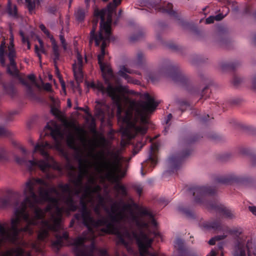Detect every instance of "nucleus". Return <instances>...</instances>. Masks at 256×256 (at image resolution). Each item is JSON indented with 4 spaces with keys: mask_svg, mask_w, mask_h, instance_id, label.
Segmentation results:
<instances>
[{
    "mask_svg": "<svg viewBox=\"0 0 256 256\" xmlns=\"http://www.w3.org/2000/svg\"><path fill=\"white\" fill-rule=\"evenodd\" d=\"M14 46L12 45L11 46H8V58L10 59H14V58L16 56V52L13 48Z\"/></svg>",
    "mask_w": 256,
    "mask_h": 256,
    "instance_id": "7c9ffc66",
    "label": "nucleus"
},
{
    "mask_svg": "<svg viewBox=\"0 0 256 256\" xmlns=\"http://www.w3.org/2000/svg\"><path fill=\"white\" fill-rule=\"evenodd\" d=\"M106 106L104 104L98 102L95 108V115L98 118L104 120L105 116V108Z\"/></svg>",
    "mask_w": 256,
    "mask_h": 256,
    "instance_id": "6ab92c4d",
    "label": "nucleus"
},
{
    "mask_svg": "<svg viewBox=\"0 0 256 256\" xmlns=\"http://www.w3.org/2000/svg\"><path fill=\"white\" fill-rule=\"evenodd\" d=\"M249 210L255 216H256V206H249Z\"/></svg>",
    "mask_w": 256,
    "mask_h": 256,
    "instance_id": "49530a36",
    "label": "nucleus"
},
{
    "mask_svg": "<svg viewBox=\"0 0 256 256\" xmlns=\"http://www.w3.org/2000/svg\"><path fill=\"white\" fill-rule=\"evenodd\" d=\"M179 106L182 112H184L186 108L190 107V103L184 100L179 102Z\"/></svg>",
    "mask_w": 256,
    "mask_h": 256,
    "instance_id": "cd10ccee",
    "label": "nucleus"
},
{
    "mask_svg": "<svg viewBox=\"0 0 256 256\" xmlns=\"http://www.w3.org/2000/svg\"><path fill=\"white\" fill-rule=\"evenodd\" d=\"M10 132L4 127L0 126V136H8Z\"/></svg>",
    "mask_w": 256,
    "mask_h": 256,
    "instance_id": "473e14b6",
    "label": "nucleus"
},
{
    "mask_svg": "<svg viewBox=\"0 0 256 256\" xmlns=\"http://www.w3.org/2000/svg\"><path fill=\"white\" fill-rule=\"evenodd\" d=\"M62 30L61 33L60 35V42H61V44H62V46L64 50H66L67 49L66 44V40H65L64 36L62 34Z\"/></svg>",
    "mask_w": 256,
    "mask_h": 256,
    "instance_id": "2f4dec72",
    "label": "nucleus"
},
{
    "mask_svg": "<svg viewBox=\"0 0 256 256\" xmlns=\"http://www.w3.org/2000/svg\"><path fill=\"white\" fill-rule=\"evenodd\" d=\"M10 66L7 68V72L10 74L17 76L18 74V70L16 67V63L14 59H10Z\"/></svg>",
    "mask_w": 256,
    "mask_h": 256,
    "instance_id": "412c9836",
    "label": "nucleus"
},
{
    "mask_svg": "<svg viewBox=\"0 0 256 256\" xmlns=\"http://www.w3.org/2000/svg\"><path fill=\"white\" fill-rule=\"evenodd\" d=\"M68 106L69 108H70L72 106V103L70 102V99H68L67 100Z\"/></svg>",
    "mask_w": 256,
    "mask_h": 256,
    "instance_id": "69168bd1",
    "label": "nucleus"
},
{
    "mask_svg": "<svg viewBox=\"0 0 256 256\" xmlns=\"http://www.w3.org/2000/svg\"><path fill=\"white\" fill-rule=\"evenodd\" d=\"M121 2L122 0H113V2L112 3L116 8V6L121 3Z\"/></svg>",
    "mask_w": 256,
    "mask_h": 256,
    "instance_id": "09e8293b",
    "label": "nucleus"
},
{
    "mask_svg": "<svg viewBox=\"0 0 256 256\" xmlns=\"http://www.w3.org/2000/svg\"><path fill=\"white\" fill-rule=\"evenodd\" d=\"M82 58L79 54H77V61L73 64V71L76 81H82L83 78Z\"/></svg>",
    "mask_w": 256,
    "mask_h": 256,
    "instance_id": "9b49d317",
    "label": "nucleus"
},
{
    "mask_svg": "<svg viewBox=\"0 0 256 256\" xmlns=\"http://www.w3.org/2000/svg\"><path fill=\"white\" fill-rule=\"evenodd\" d=\"M20 150L22 151V154H26V150L25 148H24L23 147H20Z\"/></svg>",
    "mask_w": 256,
    "mask_h": 256,
    "instance_id": "e2e57ef3",
    "label": "nucleus"
},
{
    "mask_svg": "<svg viewBox=\"0 0 256 256\" xmlns=\"http://www.w3.org/2000/svg\"><path fill=\"white\" fill-rule=\"evenodd\" d=\"M162 27L160 24H159L156 28V38L157 40H161L162 38L159 34V31L162 29Z\"/></svg>",
    "mask_w": 256,
    "mask_h": 256,
    "instance_id": "c9c22d12",
    "label": "nucleus"
},
{
    "mask_svg": "<svg viewBox=\"0 0 256 256\" xmlns=\"http://www.w3.org/2000/svg\"><path fill=\"white\" fill-rule=\"evenodd\" d=\"M240 62L237 60H222L218 63V67L222 70H234L240 66Z\"/></svg>",
    "mask_w": 256,
    "mask_h": 256,
    "instance_id": "ddd939ff",
    "label": "nucleus"
},
{
    "mask_svg": "<svg viewBox=\"0 0 256 256\" xmlns=\"http://www.w3.org/2000/svg\"><path fill=\"white\" fill-rule=\"evenodd\" d=\"M205 205L208 208L214 210L216 212L222 214L226 218L232 219L236 217L234 211L225 207L218 201L206 202Z\"/></svg>",
    "mask_w": 256,
    "mask_h": 256,
    "instance_id": "6e6552de",
    "label": "nucleus"
},
{
    "mask_svg": "<svg viewBox=\"0 0 256 256\" xmlns=\"http://www.w3.org/2000/svg\"><path fill=\"white\" fill-rule=\"evenodd\" d=\"M157 163V158L156 156L154 154H151L149 158L146 160L144 163L142 164V168H141V174L142 176H144L146 174L144 172V168L146 165L150 164V166H154Z\"/></svg>",
    "mask_w": 256,
    "mask_h": 256,
    "instance_id": "a211bd4d",
    "label": "nucleus"
},
{
    "mask_svg": "<svg viewBox=\"0 0 256 256\" xmlns=\"http://www.w3.org/2000/svg\"><path fill=\"white\" fill-rule=\"evenodd\" d=\"M25 1L30 11L32 10L35 8L36 0H34L33 2L32 0H25Z\"/></svg>",
    "mask_w": 256,
    "mask_h": 256,
    "instance_id": "c85d7f7f",
    "label": "nucleus"
},
{
    "mask_svg": "<svg viewBox=\"0 0 256 256\" xmlns=\"http://www.w3.org/2000/svg\"><path fill=\"white\" fill-rule=\"evenodd\" d=\"M178 66L168 60H164L160 64L158 72H152L148 74V77L152 82L158 80L160 76H169L172 72L176 70Z\"/></svg>",
    "mask_w": 256,
    "mask_h": 256,
    "instance_id": "39448f33",
    "label": "nucleus"
},
{
    "mask_svg": "<svg viewBox=\"0 0 256 256\" xmlns=\"http://www.w3.org/2000/svg\"><path fill=\"white\" fill-rule=\"evenodd\" d=\"M172 114H170L168 116H167V119L166 120V124H168V122L170 120L172 119Z\"/></svg>",
    "mask_w": 256,
    "mask_h": 256,
    "instance_id": "4d7b16f0",
    "label": "nucleus"
},
{
    "mask_svg": "<svg viewBox=\"0 0 256 256\" xmlns=\"http://www.w3.org/2000/svg\"><path fill=\"white\" fill-rule=\"evenodd\" d=\"M20 34L22 36V40L24 43H26V40H28L27 38H25L24 34L21 32Z\"/></svg>",
    "mask_w": 256,
    "mask_h": 256,
    "instance_id": "680f3d73",
    "label": "nucleus"
},
{
    "mask_svg": "<svg viewBox=\"0 0 256 256\" xmlns=\"http://www.w3.org/2000/svg\"><path fill=\"white\" fill-rule=\"evenodd\" d=\"M135 73L134 70L126 68L124 66H122L118 72V76L124 78L128 82H133V80L131 76L127 74H132Z\"/></svg>",
    "mask_w": 256,
    "mask_h": 256,
    "instance_id": "2eb2a0df",
    "label": "nucleus"
},
{
    "mask_svg": "<svg viewBox=\"0 0 256 256\" xmlns=\"http://www.w3.org/2000/svg\"><path fill=\"white\" fill-rule=\"evenodd\" d=\"M250 162L252 166H256V156H254L251 157Z\"/></svg>",
    "mask_w": 256,
    "mask_h": 256,
    "instance_id": "37998d69",
    "label": "nucleus"
},
{
    "mask_svg": "<svg viewBox=\"0 0 256 256\" xmlns=\"http://www.w3.org/2000/svg\"><path fill=\"white\" fill-rule=\"evenodd\" d=\"M57 10V8L56 6H50L48 9V12L54 14Z\"/></svg>",
    "mask_w": 256,
    "mask_h": 256,
    "instance_id": "a19ab883",
    "label": "nucleus"
},
{
    "mask_svg": "<svg viewBox=\"0 0 256 256\" xmlns=\"http://www.w3.org/2000/svg\"><path fill=\"white\" fill-rule=\"evenodd\" d=\"M252 84L254 88H256V74L252 78Z\"/></svg>",
    "mask_w": 256,
    "mask_h": 256,
    "instance_id": "6e6d98bb",
    "label": "nucleus"
},
{
    "mask_svg": "<svg viewBox=\"0 0 256 256\" xmlns=\"http://www.w3.org/2000/svg\"><path fill=\"white\" fill-rule=\"evenodd\" d=\"M40 30L46 34H49L48 30L46 29V28L44 24H40Z\"/></svg>",
    "mask_w": 256,
    "mask_h": 256,
    "instance_id": "a18cd8bd",
    "label": "nucleus"
},
{
    "mask_svg": "<svg viewBox=\"0 0 256 256\" xmlns=\"http://www.w3.org/2000/svg\"><path fill=\"white\" fill-rule=\"evenodd\" d=\"M214 16L215 20H218V21L224 18V16L222 14H218Z\"/></svg>",
    "mask_w": 256,
    "mask_h": 256,
    "instance_id": "de8ad7c7",
    "label": "nucleus"
},
{
    "mask_svg": "<svg viewBox=\"0 0 256 256\" xmlns=\"http://www.w3.org/2000/svg\"><path fill=\"white\" fill-rule=\"evenodd\" d=\"M4 56L5 53H0V62L3 66L5 64Z\"/></svg>",
    "mask_w": 256,
    "mask_h": 256,
    "instance_id": "ea45409f",
    "label": "nucleus"
},
{
    "mask_svg": "<svg viewBox=\"0 0 256 256\" xmlns=\"http://www.w3.org/2000/svg\"><path fill=\"white\" fill-rule=\"evenodd\" d=\"M8 12L10 15L16 16L17 14V8L16 6H12L10 0L8 1Z\"/></svg>",
    "mask_w": 256,
    "mask_h": 256,
    "instance_id": "5701e85b",
    "label": "nucleus"
},
{
    "mask_svg": "<svg viewBox=\"0 0 256 256\" xmlns=\"http://www.w3.org/2000/svg\"><path fill=\"white\" fill-rule=\"evenodd\" d=\"M44 88L47 91H51L52 90L51 85L49 83H46L44 84Z\"/></svg>",
    "mask_w": 256,
    "mask_h": 256,
    "instance_id": "c03bdc74",
    "label": "nucleus"
},
{
    "mask_svg": "<svg viewBox=\"0 0 256 256\" xmlns=\"http://www.w3.org/2000/svg\"><path fill=\"white\" fill-rule=\"evenodd\" d=\"M204 226L208 228H212L215 230L218 231L223 230H224L226 231L228 230V226H226L223 228V226L221 224L220 220H216L208 222L204 224Z\"/></svg>",
    "mask_w": 256,
    "mask_h": 256,
    "instance_id": "dca6fc26",
    "label": "nucleus"
},
{
    "mask_svg": "<svg viewBox=\"0 0 256 256\" xmlns=\"http://www.w3.org/2000/svg\"><path fill=\"white\" fill-rule=\"evenodd\" d=\"M174 246L180 250H182L184 246V241L180 238H176L174 242Z\"/></svg>",
    "mask_w": 256,
    "mask_h": 256,
    "instance_id": "c756f323",
    "label": "nucleus"
},
{
    "mask_svg": "<svg viewBox=\"0 0 256 256\" xmlns=\"http://www.w3.org/2000/svg\"><path fill=\"white\" fill-rule=\"evenodd\" d=\"M142 146L143 145L141 143L137 144V145L134 147V154H136L138 152L140 149L138 148V147L140 146V148L142 147Z\"/></svg>",
    "mask_w": 256,
    "mask_h": 256,
    "instance_id": "79ce46f5",
    "label": "nucleus"
},
{
    "mask_svg": "<svg viewBox=\"0 0 256 256\" xmlns=\"http://www.w3.org/2000/svg\"><path fill=\"white\" fill-rule=\"evenodd\" d=\"M194 140V138H189L180 140L179 145L182 149L181 152L170 156L168 160L169 165L172 169L178 170L180 168L184 159L191 154L190 144Z\"/></svg>",
    "mask_w": 256,
    "mask_h": 256,
    "instance_id": "20e7f679",
    "label": "nucleus"
},
{
    "mask_svg": "<svg viewBox=\"0 0 256 256\" xmlns=\"http://www.w3.org/2000/svg\"><path fill=\"white\" fill-rule=\"evenodd\" d=\"M79 140L82 142H85L86 141V138L84 137V135L82 134H80L79 136Z\"/></svg>",
    "mask_w": 256,
    "mask_h": 256,
    "instance_id": "5fc2aeb1",
    "label": "nucleus"
},
{
    "mask_svg": "<svg viewBox=\"0 0 256 256\" xmlns=\"http://www.w3.org/2000/svg\"><path fill=\"white\" fill-rule=\"evenodd\" d=\"M237 242L238 244L235 248L234 256H246V248L247 250L248 256H252V254L256 256V246L254 248H250L248 240L246 248L244 244L240 240V238H238Z\"/></svg>",
    "mask_w": 256,
    "mask_h": 256,
    "instance_id": "1a4fd4ad",
    "label": "nucleus"
},
{
    "mask_svg": "<svg viewBox=\"0 0 256 256\" xmlns=\"http://www.w3.org/2000/svg\"><path fill=\"white\" fill-rule=\"evenodd\" d=\"M57 111H58V110L56 108H52V110H51L52 112L54 115H57L58 114Z\"/></svg>",
    "mask_w": 256,
    "mask_h": 256,
    "instance_id": "052dcab7",
    "label": "nucleus"
},
{
    "mask_svg": "<svg viewBox=\"0 0 256 256\" xmlns=\"http://www.w3.org/2000/svg\"><path fill=\"white\" fill-rule=\"evenodd\" d=\"M116 8L113 4L110 2L106 9L101 10H94V18L92 20V28L89 36V45L90 46L93 42L95 45L99 46L100 54L98 56V62L102 73L106 88L102 82L96 84L92 82L90 86L97 89L102 94H106L113 100L118 108L117 116L118 122H148L146 118V113L154 112L158 104L148 94H142L140 98L144 101L130 102L128 109L122 114V101L124 96V88L121 85L114 86L110 80L114 78V75L110 66L102 62V59L106 54L105 48L109 44L111 37V24L114 11Z\"/></svg>",
    "mask_w": 256,
    "mask_h": 256,
    "instance_id": "f257e3e1",
    "label": "nucleus"
},
{
    "mask_svg": "<svg viewBox=\"0 0 256 256\" xmlns=\"http://www.w3.org/2000/svg\"><path fill=\"white\" fill-rule=\"evenodd\" d=\"M189 192L192 194L196 202L204 203L206 196H213L216 194V188L212 186H198L190 188Z\"/></svg>",
    "mask_w": 256,
    "mask_h": 256,
    "instance_id": "423d86ee",
    "label": "nucleus"
},
{
    "mask_svg": "<svg viewBox=\"0 0 256 256\" xmlns=\"http://www.w3.org/2000/svg\"><path fill=\"white\" fill-rule=\"evenodd\" d=\"M171 76L174 82L182 86L186 85L189 82L188 78L182 72H178L176 74L172 75Z\"/></svg>",
    "mask_w": 256,
    "mask_h": 256,
    "instance_id": "f3484780",
    "label": "nucleus"
},
{
    "mask_svg": "<svg viewBox=\"0 0 256 256\" xmlns=\"http://www.w3.org/2000/svg\"><path fill=\"white\" fill-rule=\"evenodd\" d=\"M20 82L26 86V93L28 98L32 100H36L38 98V92L36 91L34 86L38 89H40V85L37 82L36 76L34 74H29L27 78H20Z\"/></svg>",
    "mask_w": 256,
    "mask_h": 256,
    "instance_id": "0eeeda50",
    "label": "nucleus"
},
{
    "mask_svg": "<svg viewBox=\"0 0 256 256\" xmlns=\"http://www.w3.org/2000/svg\"><path fill=\"white\" fill-rule=\"evenodd\" d=\"M170 48L173 50H176L178 49V46L174 44H170Z\"/></svg>",
    "mask_w": 256,
    "mask_h": 256,
    "instance_id": "13d9d810",
    "label": "nucleus"
},
{
    "mask_svg": "<svg viewBox=\"0 0 256 256\" xmlns=\"http://www.w3.org/2000/svg\"><path fill=\"white\" fill-rule=\"evenodd\" d=\"M39 50H40V49H39L38 46L37 45H36L35 46V52L37 54V55L38 56L40 60L41 59V56H40V54L38 52Z\"/></svg>",
    "mask_w": 256,
    "mask_h": 256,
    "instance_id": "8fccbe9b",
    "label": "nucleus"
},
{
    "mask_svg": "<svg viewBox=\"0 0 256 256\" xmlns=\"http://www.w3.org/2000/svg\"><path fill=\"white\" fill-rule=\"evenodd\" d=\"M162 12L167 13L170 16L178 22H180L181 20L180 16L175 11L172 10V5L170 3L164 4L162 8Z\"/></svg>",
    "mask_w": 256,
    "mask_h": 256,
    "instance_id": "4468645a",
    "label": "nucleus"
},
{
    "mask_svg": "<svg viewBox=\"0 0 256 256\" xmlns=\"http://www.w3.org/2000/svg\"><path fill=\"white\" fill-rule=\"evenodd\" d=\"M215 20L214 16H210L206 19V24H210L213 23Z\"/></svg>",
    "mask_w": 256,
    "mask_h": 256,
    "instance_id": "58836bf2",
    "label": "nucleus"
},
{
    "mask_svg": "<svg viewBox=\"0 0 256 256\" xmlns=\"http://www.w3.org/2000/svg\"><path fill=\"white\" fill-rule=\"evenodd\" d=\"M168 130H169V126H166L164 128V130H163L162 132L164 133V135H166V134L168 133Z\"/></svg>",
    "mask_w": 256,
    "mask_h": 256,
    "instance_id": "bf43d9fd",
    "label": "nucleus"
},
{
    "mask_svg": "<svg viewBox=\"0 0 256 256\" xmlns=\"http://www.w3.org/2000/svg\"><path fill=\"white\" fill-rule=\"evenodd\" d=\"M146 57L145 54L141 51H138L136 54V60L139 64H142L146 60Z\"/></svg>",
    "mask_w": 256,
    "mask_h": 256,
    "instance_id": "bb28decb",
    "label": "nucleus"
},
{
    "mask_svg": "<svg viewBox=\"0 0 256 256\" xmlns=\"http://www.w3.org/2000/svg\"><path fill=\"white\" fill-rule=\"evenodd\" d=\"M231 178L228 176H220L216 178V181L220 184H228L231 181Z\"/></svg>",
    "mask_w": 256,
    "mask_h": 256,
    "instance_id": "b1692460",
    "label": "nucleus"
},
{
    "mask_svg": "<svg viewBox=\"0 0 256 256\" xmlns=\"http://www.w3.org/2000/svg\"><path fill=\"white\" fill-rule=\"evenodd\" d=\"M60 83H61V85L62 87V88L65 89V84H64V82L62 80H60Z\"/></svg>",
    "mask_w": 256,
    "mask_h": 256,
    "instance_id": "338daca9",
    "label": "nucleus"
},
{
    "mask_svg": "<svg viewBox=\"0 0 256 256\" xmlns=\"http://www.w3.org/2000/svg\"><path fill=\"white\" fill-rule=\"evenodd\" d=\"M242 80L240 78L235 76L233 79V83L234 85H238L241 82Z\"/></svg>",
    "mask_w": 256,
    "mask_h": 256,
    "instance_id": "4c0bfd02",
    "label": "nucleus"
},
{
    "mask_svg": "<svg viewBox=\"0 0 256 256\" xmlns=\"http://www.w3.org/2000/svg\"><path fill=\"white\" fill-rule=\"evenodd\" d=\"M89 156L94 158H96V156H96L95 154H94L92 152H90L89 153Z\"/></svg>",
    "mask_w": 256,
    "mask_h": 256,
    "instance_id": "774afa93",
    "label": "nucleus"
},
{
    "mask_svg": "<svg viewBox=\"0 0 256 256\" xmlns=\"http://www.w3.org/2000/svg\"><path fill=\"white\" fill-rule=\"evenodd\" d=\"M6 47V43L4 40H2L0 46V53H6L4 48Z\"/></svg>",
    "mask_w": 256,
    "mask_h": 256,
    "instance_id": "e433bc0d",
    "label": "nucleus"
},
{
    "mask_svg": "<svg viewBox=\"0 0 256 256\" xmlns=\"http://www.w3.org/2000/svg\"><path fill=\"white\" fill-rule=\"evenodd\" d=\"M85 13L84 10L78 9L76 12V17L78 20L82 21L84 20Z\"/></svg>",
    "mask_w": 256,
    "mask_h": 256,
    "instance_id": "393cba45",
    "label": "nucleus"
},
{
    "mask_svg": "<svg viewBox=\"0 0 256 256\" xmlns=\"http://www.w3.org/2000/svg\"><path fill=\"white\" fill-rule=\"evenodd\" d=\"M134 188L138 195L140 196L142 192L143 186L140 184H136L134 186Z\"/></svg>",
    "mask_w": 256,
    "mask_h": 256,
    "instance_id": "f704fd0d",
    "label": "nucleus"
},
{
    "mask_svg": "<svg viewBox=\"0 0 256 256\" xmlns=\"http://www.w3.org/2000/svg\"><path fill=\"white\" fill-rule=\"evenodd\" d=\"M52 148V146L48 142H40L34 146L33 152H39L43 157L42 160H36L34 158L33 160L27 161L25 158H20L16 155L14 156V160L20 164H26L30 171L38 166L46 174L47 178H52L54 175L50 172L51 168H56V166L54 158L48 154V150Z\"/></svg>",
    "mask_w": 256,
    "mask_h": 256,
    "instance_id": "7ed1b4c3",
    "label": "nucleus"
},
{
    "mask_svg": "<svg viewBox=\"0 0 256 256\" xmlns=\"http://www.w3.org/2000/svg\"><path fill=\"white\" fill-rule=\"evenodd\" d=\"M189 92L194 96H200V98H206L209 96L210 90L208 86H206L202 89L200 90L198 87H192L188 90Z\"/></svg>",
    "mask_w": 256,
    "mask_h": 256,
    "instance_id": "f8f14e48",
    "label": "nucleus"
},
{
    "mask_svg": "<svg viewBox=\"0 0 256 256\" xmlns=\"http://www.w3.org/2000/svg\"><path fill=\"white\" fill-rule=\"evenodd\" d=\"M108 154L112 156L110 159L106 158L102 153H100L99 157L100 160L96 163V168L98 172L104 174L108 180L116 183L114 188L118 195L122 198L128 197L126 187L118 182L126 174L122 170L120 160L116 154L108 152Z\"/></svg>",
    "mask_w": 256,
    "mask_h": 256,
    "instance_id": "f03ea898",
    "label": "nucleus"
},
{
    "mask_svg": "<svg viewBox=\"0 0 256 256\" xmlns=\"http://www.w3.org/2000/svg\"><path fill=\"white\" fill-rule=\"evenodd\" d=\"M189 62L192 64L196 66L202 62H204L205 60L202 56L194 54L190 56Z\"/></svg>",
    "mask_w": 256,
    "mask_h": 256,
    "instance_id": "4be33fe9",
    "label": "nucleus"
},
{
    "mask_svg": "<svg viewBox=\"0 0 256 256\" xmlns=\"http://www.w3.org/2000/svg\"><path fill=\"white\" fill-rule=\"evenodd\" d=\"M16 114V112H8V116H7V120H12L10 116L15 114Z\"/></svg>",
    "mask_w": 256,
    "mask_h": 256,
    "instance_id": "3c124183",
    "label": "nucleus"
},
{
    "mask_svg": "<svg viewBox=\"0 0 256 256\" xmlns=\"http://www.w3.org/2000/svg\"><path fill=\"white\" fill-rule=\"evenodd\" d=\"M226 237V235L224 234L222 235L216 236L214 238H212L208 241V244L210 245H214L215 244L216 240H223Z\"/></svg>",
    "mask_w": 256,
    "mask_h": 256,
    "instance_id": "a878e982",
    "label": "nucleus"
},
{
    "mask_svg": "<svg viewBox=\"0 0 256 256\" xmlns=\"http://www.w3.org/2000/svg\"><path fill=\"white\" fill-rule=\"evenodd\" d=\"M52 58L54 62L56 64L58 60H60V54L59 52V48L58 44H56L54 40H52Z\"/></svg>",
    "mask_w": 256,
    "mask_h": 256,
    "instance_id": "aec40b11",
    "label": "nucleus"
},
{
    "mask_svg": "<svg viewBox=\"0 0 256 256\" xmlns=\"http://www.w3.org/2000/svg\"><path fill=\"white\" fill-rule=\"evenodd\" d=\"M210 254L211 256H216V252L214 250L211 251ZM221 256H224L222 254Z\"/></svg>",
    "mask_w": 256,
    "mask_h": 256,
    "instance_id": "0e129e2a",
    "label": "nucleus"
},
{
    "mask_svg": "<svg viewBox=\"0 0 256 256\" xmlns=\"http://www.w3.org/2000/svg\"><path fill=\"white\" fill-rule=\"evenodd\" d=\"M178 208L180 212L185 214L187 216H192V212L190 211L189 210H187L186 208H182V206H179Z\"/></svg>",
    "mask_w": 256,
    "mask_h": 256,
    "instance_id": "72a5a7b5",
    "label": "nucleus"
},
{
    "mask_svg": "<svg viewBox=\"0 0 256 256\" xmlns=\"http://www.w3.org/2000/svg\"><path fill=\"white\" fill-rule=\"evenodd\" d=\"M44 131V136L50 134L56 142H58V140L62 139L64 136L60 126L54 122L48 124Z\"/></svg>",
    "mask_w": 256,
    "mask_h": 256,
    "instance_id": "9d476101",
    "label": "nucleus"
},
{
    "mask_svg": "<svg viewBox=\"0 0 256 256\" xmlns=\"http://www.w3.org/2000/svg\"><path fill=\"white\" fill-rule=\"evenodd\" d=\"M158 145L156 144H154L151 146V148L152 150H158Z\"/></svg>",
    "mask_w": 256,
    "mask_h": 256,
    "instance_id": "864d4df0",
    "label": "nucleus"
},
{
    "mask_svg": "<svg viewBox=\"0 0 256 256\" xmlns=\"http://www.w3.org/2000/svg\"><path fill=\"white\" fill-rule=\"evenodd\" d=\"M5 158V156L4 151L3 150H2L0 152V161L2 160Z\"/></svg>",
    "mask_w": 256,
    "mask_h": 256,
    "instance_id": "603ef678",
    "label": "nucleus"
}]
</instances>
